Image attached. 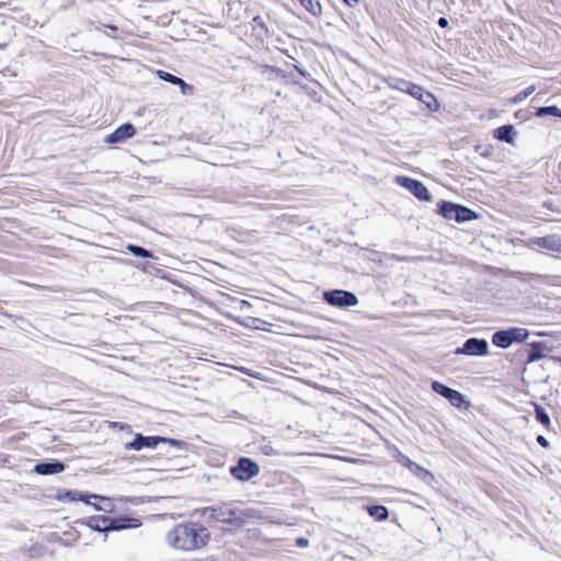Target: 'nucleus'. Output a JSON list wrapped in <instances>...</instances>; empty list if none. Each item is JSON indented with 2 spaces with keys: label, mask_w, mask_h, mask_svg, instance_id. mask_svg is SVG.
Here are the masks:
<instances>
[{
  "label": "nucleus",
  "mask_w": 561,
  "mask_h": 561,
  "mask_svg": "<svg viewBox=\"0 0 561 561\" xmlns=\"http://www.w3.org/2000/svg\"><path fill=\"white\" fill-rule=\"evenodd\" d=\"M209 537L206 527L196 523H185L168 531L167 542L174 549L193 551L205 547Z\"/></svg>",
  "instance_id": "nucleus-1"
},
{
  "label": "nucleus",
  "mask_w": 561,
  "mask_h": 561,
  "mask_svg": "<svg viewBox=\"0 0 561 561\" xmlns=\"http://www.w3.org/2000/svg\"><path fill=\"white\" fill-rule=\"evenodd\" d=\"M199 513L202 516H207L208 519L228 524L233 527H240L244 525L248 518V514L230 503H224L218 506L204 507L199 511Z\"/></svg>",
  "instance_id": "nucleus-2"
},
{
  "label": "nucleus",
  "mask_w": 561,
  "mask_h": 561,
  "mask_svg": "<svg viewBox=\"0 0 561 561\" xmlns=\"http://www.w3.org/2000/svg\"><path fill=\"white\" fill-rule=\"evenodd\" d=\"M529 336V332L524 328H510L507 330L496 331L492 335V343L501 348L510 347L514 342L522 343Z\"/></svg>",
  "instance_id": "nucleus-3"
},
{
  "label": "nucleus",
  "mask_w": 561,
  "mask_h": 561,
  "mask_svg": "<svg viewBox=\"0 0 561 561\" xmlns=\"http://www.w3.org/2000/svg\"><path fill=\"white\" fill-rule=\"evenodd\" d=\"M134 523L131 525H127V519H115L106 516H95L91 517L89 520V526L92 529L98 531H108V530H121L127 527H139L141 524L138 519H131Z\"/></svg>",
  "instance_id": "nucleus-4"
},
{
  "label": "nucleus",
  "mask_w": 561,
  "mask_h": 561,
  "mask_svg": "<svg viewBox=\"0 0 561 561\" xmlns=\"http://www.w3.org/2000/svg\"><path fill=\"white\" fill-rule=\"evenodd\" d=\"M323 299L330 306L337 308L354 307L358 304V298L355 294L342 289L324 291Z\"/></svg>",
  "instance_id": "nucleus-5"
},
{
  "label": "nucleus",
  "mask_w": 561,
  "mask_h": 561,
  "mask_svg": "<svg viewBox=\"0 0 561 561\" xmlns=\"http://www.w3.org/2000/svg\"><path fill=\"white\" fill-rule=\"evenodd\" d=\"M260 472L259 465L250 458L242 457L230 468L231 476L239 481H249Z\"/></svg>",
  "instance_id": "nucleus-6"
},
{
  "label": "nucleus",
  "mask_w": 561,
  "mask_h": 561,
  "mask_svg": "<svg viewBox=\"0 0 561 561\" xmlns=\"http://www.w3.org/2000/svg\"><path fill=\"white\" fill-rule=\"evenodd\" d=\"M159 443H169L173 446L181 445V442L160 436H144L136 434L135 438L125 445L126 449L140 450L142 448H156Z\"/></svg>",
  "instance_id": "nucleus-7"
},
{
  "label": "nucleus",
  "mask_w": 561,
  "mask_h": 561,
  "mask_svg": "<svg viewBox=\"0 0 561 561\" xmlns=\"http://www.w3.org/2000/svg\"><path fill=\"white\" fill-rule=\"evenodd\" d=\"M456 354L484 356L489 354V344L484 339L470 337L456 350Z\"/></svg>",
  "instance_id": "nucleus-8"
},
{
  "label": "nucleus",
  "mask_w": 561,
  "mask_h": 561,
  "mask_svg": "<svg viewBox=\"0 0 561 561\" xmlns=\"http://www.w3.org/2000/svg\"><path fill=\"white\" fill-rule=\"evenodd\" d=\"M396 182L407 188L409 192H411L416 198L420 201H430L431 194L426 186L414 179L408 178V176H397Z\"/></svg>",
  "instance_id": "nucleus-9"
},
{
  "label": "nucleus",
  "mask_w": 561,
  "mask_h": 561,
  "mask_svg": "<svg viewBox=\"0 0 561 561\" xmlns=\"http://www.w3.org/2000/svg\"><path fill=\"white\" fill-rule=\"evenodd\" d=\"M431 387L435 393L447 399L449 403L456 408H460L465 402V396L462 393H460L458 390L445 386L439 381H433Z\"/></svg>",
  "instance_id": "nucleus-10"
},
{
  "label": "nucleus",
  "mask_w": 561,
  "mask_h": 561,
  "mask_svg": "<svg viewBox=\"0 0 561 561\" xmlns=\"http://www.w3.org/2000/svg\"><path fill=\"white\" fill-rule=\"evenodd\" d=\"M135 127L130 123H125L117 127L112 134L106 136L104 141L106 144H119L131 138L135 135Z\"/></svg>",
  "instance_id": "nucleus-11"
},
{
  "label": "nucleus",
  "mask_w": 561,
  "mask_h": 561,
  "mask_svg": "<svg viewBox=\"0 0 561 561\" xmlns=\"http://www.w3.org/2000/svg\"><path fill=\"white\" fill-rule=\"evenodd\" d=\"M530 243L553 252H561V237L557 234L533 238Z\"/></svg>",
  "instance_id": "nucleus-12"
},
{
  "label": "nucleus",
  "mask_w": 561,
  "mask_h": 561,
  "mask_svg": "<svg viewBox=\"0 0 561 561\" xmlns=\"http://www.w3.org/2000/svg\"><path fill=\"white\" fill-rule=\"evenodd\" d=\"M66 466L64 462L53 460L49 462H39L34 467V471L42 476L57 474L65 470Z\"/></svg>",
  "instance_id": "nucleus-13"
},
{
  "label": "nucleus",
  "mask_w": 561,
  "mask_h": 561,
  "mask_svg": "<svg viewBox=\"0 0 561 561\" xmlns=\"http://www.w3.org/2000/svg\"><path fill=\"white\" fill-rule=\"evenodd\" d=\"M550 348L543 342H535L530 344V350L528 353V362H536L543 357H546V353L549 352Z\"/></svg>",
  "instance_id": "nucleus-14"
},
{
  "label": "nucleus",
  "mask_w": 561,
  "mask_h": 561,
  "mask_svg": "<svg viewBox=\"0 0 561 561\" xmlns=\"http://www.w3.org/2000/svg\"><path fill=\"white\" fill-rule=\"evenodd\" d=\"M515 129L512 125H504L494 130V137L507 144L514 142Z\"/></svg>",
  "instance_id": "nucleus-15"
},
{
  "label": "nucleus",
  "mask_w": 561,
  "mask_h": 561,
  "mask_svg": "<svg viewBox=\"0 0 561 561\" xmlns=\"http://www.w3.org/2000/svg\"><path fill=\"white\" fill-rule=\"evenodd\" d=\"M439 213L444 218L448 220H455V215L457 213V204L443 202L442 205L439 206Z\"/></svg>",
  "instance_id": "nucleus-16"
},
{
  "label": "nucleus",
  "mask_w": 561,
  "mask_h": 561,
  "mask_svg": "<svg viewBox=\"0 0 561 561\" xmlns=\"http://www.w3.org/2000/svg\"><path fill=\"white\" fill-rule=\"evenodd\" d=\"M535 414H536V420L540 424H542L547 430L551 428L550 416L541 405L535 404Z\"/></svg>",
  "instance_id": "nucleus-17"
},
{
  "label": "nucleus",
  "mask_w": 561,
  "mask_h": 561,
  "mask_svg": "<svg viewBox=\"0 0 561 561\" xmlns=\"http://www.w3.org/2000/svg\"><path fill=\"white\" fill-rule=\"evenodd\" d=\"M385 82L388 84L389 88L393 90H399L402 92H407V89L410 85V81L399 78H388L385 79Z\"/></svg>",
  "instance_id": "nucleus-18"
},
{
  "label": "nucleus",
  "mask_w": 561,
  "mask_h": 561,
  "mask_svg": "<svg viewBox=\"0 0 561 561\" xmlns=\"http://www.w3.org/2000/svg\"><path fill=\"white\" fill-rule=\"evenodd\" d=\"M300 4L313 15H320L322 7L319 0H298Z\"/></svg>",
  "instance_id": "nucleus-19"
},
{
  "label": "nucleus",
  "mask_w": 561,
  "mask_h": 561,
  "mask_svg": "<svg viewBox=\"0 0 561 561\" xmlns=\"http://www.w3.org/2000/svg\"><path fill=\"white\" fill-rule=\"evenodd\" d=\"M455 216H456L455 220L457 222H465V221L471 220L472 218L476 217L474 213L472 210H470L467 207L460 206V205H457V213Z\"/></svg>",
  "instance_id": "nucleus-20"
},
{
  "label": "nucleus",
  "mask_w": 561,
  "mask_h": 561,
  "mask_svg": "<svg viewBox=\"0 0 561 561\" xmlns=\"http://www.w3.org/2000/svg\"><path fill=\"white\" fill-rule=\"evenodd\" d=\"M536 91V85H529L510 100V104H519Z\"/></svg>",
  "instance_id": "nucleus-21"
},
{
  "label": "nucleus",
  "mask_w": 561,
  "mask_h": 561,
  "mask_svg": "<svg viewBox=\"0 0 561 561\" xmlns=\"http://www.w3.org/2000/svg\"><path fill=\"white\" fill-rule=\"evenodd\" d=\"M58 499L62 500V501L68 500L70 502H72V501H83V502L90 504V502L88 500H85V495L80 493V492H78V491H67L64 494H59Z\"/></svg>",
  "instance_id": "nucleus-22"
},
{
  "label": "nucleus",
  "mask_w": 561,
  "mask_h": 561,
  "mask_svg": "<svg viewBox=\"0 0 561 561\" xmlns=\"http://www.w3.org/2000/svg\"><path fill=\"white\" fill-rule=\"evenodd\" d=\"M410 471L424 481H426L427 479H433V474L428 470L424 469L423 467L415 462L414 465L410 463Z\"/></svg>",
  "instance_id": "nucleus-23"
},
{
  "label": "nucleus",
  "mask_w": 561,
  "mask_h": 561,
  "mask_svg": "<svg viewBox=\"0 0 561 561\" xmlns=\"http://www.w3.org/2000/svg\"><path fill=\"white\" fill-rule=\"evenodd\" d=\"M127 250L129 253H131L135 256L142 257V259H150L152 257V253L145 248H141L139 245L135 244H128Z\"/></svg>",
  "instance_id": "nucleus-24"
},
{
  "label": "nucleus",
  "mask_w": 561,
  "mask_h": 561,
  "mask_svg": "<svg viewBox=\"0 0 561 561\" xmlns=\"http://www.w3.org/2000/svg\"><path fill=\"white\" fill-rule=\"evenodd\" d=\"M417 100L423 102L430 110L437 108V101H436L435 96L431 92H428L424 89L422 91V96H420Z\"/></svg>",
  "instance_id": "nucleus-25"
},
{
  "label": "nucleus",
  "mask_w": 561,
  "mask_h": 561,
  "mask_svg": "<svg viewBox=\"0 0 561 561\" xmlns=\"http://www.w3.org/2000/svg\"><path fill=\"white\" fill-rule=\"evenodd\" d=\"M536 115L539 116V117H542V116H546V115H553V116L561 117V110L558 108L554 105H552V106H542V107L537 108Z\"/></svg>",
  "instance_id": "nucleus-26"
},
{
  "label": "nucleus",
  "mask_w": 561,
  "mask_h": 561,
  "mask_svg": "<svg viewBox=\"0 0 561 561\" xmlns=\"http://www.w3.org/2000/svg\"><path fill=\"white\" fill-rule=\"evenodd\" d=\"M157 76L161 80H163L165 82H169V83H171L173 85H178V83H179V81L181 79V78H179V77H176V76H174V75H172L170 72L163 71V70H158L157 71Z\"/></svg>",
  "instance_id": "nucleus-27"
},
{
  "label": "nucleus",
  "mask_w": 561,
  "mask_h": 561,
  "mask_svg": "<svg viewBox=\"0 0 561 561\" xmlns=\"http://www.w3.org/2000/svg\"><path fill=\"white\" fill-rule=\"evenodd\" d=\"M369 514L375 516L378 520H382L388 517V511L385 506H373L369 508Z\"/></svg>",
  "instance_id": "nucleus-28"
},
{
  "label": "nucleus",
  "mask_w": 561,
  "mask_h": 561,
  "mask_svg": "<svg viewBox=\"0 0 561 561\" xmlns=\"http://www.w3.org/2000/svg\"><path fill=\"white\" fill-rule=\"evenodd\" d=\"M422 91H423V88L413 82H410V85L407 89V93L410 94L411 96L415 98L416 100L420 96H422Z\"/></svg>",
  "instance_id": "nucleus-29"
},
{
  "label": "nucleus",
  "mask_w": 561,
  "mask_h": 561,
  "mask_svg": "<svg viewBox=\"0 0 561 561\" xmlns=\"http://www.w3.org/2000/svg\"><path fill=\"white\" fill-rule=\"evenodd\" d=\"M178 85L180 87L181 93L183 95H190L193 93V87L187 84L183 79H180Z\"/></svg>",
  "instance_id": "nucleus-30"
},
{
  "label": "nucleus",
  "mask_w": 561,
  "mask_h": 561,
  "mask_svg": "<svg viewBox=\"0 0 561 561\" xmlns=\"http://www.w3.org/2000/svg\"><path fill=\"white\" fill-rule=\"evenodd\" d=\"M537 442L540 446L545 447V448H548L549 447V442L542 436V435H539L537 437Z\"/></svg>",
  "instance_id": "nucleus-31"
},
{
  "label": "nucleus",
  "mask_w": 561,
  "mask_h": 561,
  "mask_svg": "<svg viewBox=\"0 0 561 561\" xmlns=\"http://www.w3.org/2000/svg\"><path fill=\"white\" fill-rule=\"evenodd\" d=\"M401 463L409 468L410 469V463L411 465H414V461H412L411 459H409L407 456H401V459H400Z\"/></svg>",
  "instance_id": "nucleus-32"
},
{
  "label": "nucleus",
  "mask_w": 561,
  "mask_h": 561,
  "mask_svg": "<svg viewBox=\"0 0 561 561\" xmlns=\"http://www.w3.org/2000/svg\"><path fill=\"white\" fill-rule=\"evenodd\" d=\"M253 23L260 27H264V21L260 15L253 18Z\"/></svg>",
  "instance_id": "nucleus-33"
},
{
  "label": "nucleus",
  "mask_w": 561,
  "mask_h": 561,
  "mask_svg": "<svg viewBox=\"0 0 561 561\" xmlns=\"http://www.w3.org/2000/svg\"><path fill=\"white\" fill-rule=\"evenodd\" d=\"M437 24L440 27H446L448 25V20L446 18H439Z\"/></svg>",
  "instance_id": "nucleus-34"
},
{
  "label": "nucleus",
  "mask_w": 561,
  "mask_h": 561,
  "mask_svg": "<svg viewBox=\"0 0 561 561\" xmlns=\"http://www.w3.org/2000/svg\"><path fill=\"white\" fill-rule=\"evenodd\" d=\"M297 545L300 546V547H306L308 545V539L306 538H299L297 540Z\"/></svg>",
  "instance_id": "nucleus-35"
},
{
  "label": "nucleus",
  "mask_w": 561,
  "mask_h": 561,
  "mask_svg": "<svg viewBox=\"0 0 561 561\" xmlns=\"http://www.w3.org/2000/svg\"><path fill=\"white\" fill-rule=\"evenodd\" d=\"M346 4L352 7L354 3H357L358 0H343Z\"/></svg>",
  "instance_id": "nucleus-36"
},
{
  "label": "nucleus",
  "mask_w": 561,
  "mask_h": 561,
  "mask_svg": "<svg viewBox=\"0 0 561 561\" xmlns=\"http://www.w3.org/2000/svg\"><path fill=\"white\" fill-rule=\"evenodd\" d=\"M272 450H273V448H272V447H266V449H265L264 454H265V455H271V454H272Z\"/></svg>",
  "instance_id": "nucleus-37"
},
{
  "label": "nucleus",
  "mask_w": 561,
  "mask_h": 561,
  "mask_svg": "<svg viewBox=\"0 0 561 561\" xmlns=\"http://www.w3.org/2000/svg\"><path fill=\"white\" fill-rule=\"evenodd\" d=\"M90 497L101 499V496H98V495H90ZM102 500H105V499H104V497H102Z\"/></svg>",
  "instance_id": "nucleus-38"
},
{
  "label": "nucleus",
  "mask_w": 561,
  "mask_h": 561,
  "mask_svg": "<svg viewBox=\"0 0 561 561\" xmlns=\"http://www.w3.org/2000/svg\"><path fill=\"white\" fill-rule=\"evenodd\" d=\"M93 506H94V508H95V510H98V511H99V510H102V507H100V506H98V505H95V504H94Z\"/></svg>",
  "instance_id": "nucleus-39"
}]
</instances>
